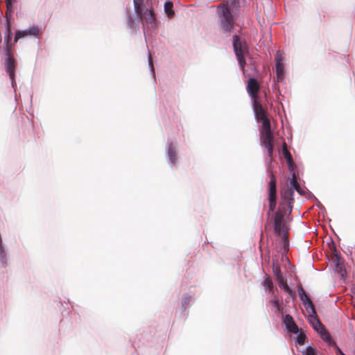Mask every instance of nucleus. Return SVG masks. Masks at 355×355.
Segmentation results:
<instances>
[{
	"label": "nucleus",
	"mask_w": 355,
	"mask_h": 355,
	"mask_svg": "<svg viewBox=\"0 0 355 355\" xmlns=\"http://www.w3.org/2000/svg\"><path fill=\"white\" fill-rule=\"evenodd\" d=\"M298 295L302 301L304 307L306 310L307 312H311L315 313V308L313 304L309 298V297L306 295V290H297Z\"/></svg>",
	"instance_id": "obj_11"
},
{
	"label": "nucleus",
	"mask_w": 355,
	"mask_h": 355,
	"mask_svg": "<svg viewBox=\"0 0 355 355\" xmlns=\"http://www.w3.org/2000/svg\"><path fill=\"white\" fill-rule=\"evenodd\" d=\"M227 3H230L232 6H236L239 4V0H226Z\"/></svg>",
	"instance_id": "obj_37"
},
{
	"label": "nucleus",
	"mask_w": 355,
	"mask_h": 355,
	"mask_svg": "<svg viewBox=\"0 0 355 355\" xmlns=\"http://www.w3.org/2000/svg\"><path fill=\"white\" fill-rule=\"evenodd\" d=\"M12 33L11 30V25L9 23H6V32L4 34V42L6 44V50H10L12 48V44H10V42L12 40Z\"/></svg>",
	"instance_id": "obj_15"
},
{
	"label": "nucleus",
	"mask_w": 355,
	"mask_h": 355,
	"mask_svg": "<svg viewBox=\"0 0 355 355\" xmlns=\"http://www.w3.org/2000/svg\"><path fill=\"white\" fill-rule=\"evenodd\" d=\"M261 145L268 150V156L271 157L273 153V136L271 132V126L268 122L263 123V127L260 132Z\"/></svg>",
	"instance_id": "obj_5"
},
{
	"label": "nucleus",
	"mask_w": 355,
	"mask_h": 355,
	"mask_svg": "<svg viewBox=\"0 0 355 355\" xmlns=\"http://www.w3.org/2000/svg\"><path fill=\"white\" fill-rule=\"evenodd\" d=\"M281 261L284 266H286V264H288V266H291V263L288 258L284 254H282L281 256Z\"/></svg>",
	"instance_id": "obj_35"
},
{
	"label": "nucleus",
	"mask_w": 355,
	"mask_h": 355,
	"mask_svg": "<svg viewBox=\"0 0 355 355\" xmlns=\"http://www.w3.org/2000/svg\"><path fill=\"white\" fill-rule=\"evenodd\" d=\"M282 319L284 324L285 325L286 330L288 332L297 333L299 331L300 328L298 327L290 314L286 313L285 315H282Z\"/></svg>",
	"instance_id": "obj_9"
},
{
	"label": "nucleus",
	"mask_w": 355,
	"mask_h": 355,
	"mask_svg": "<svg viewBox=\"0 0 355 355\" xmlns=\"http://www.w3.org/2000/svg\"><path fill=\"white\" fill-rule=\"evenodd\" d=\"M295 334H296V337L295 338V342L300 345H304L306 339V336L303 329H300L299 331Z\"/></svg>",
	"instance_id": "obj_22"
},
{
	"label": "nucleus",
	"mask_w": 355,
	"mask_h": 355,
	"mask_svg": "<svg viewBox=\"0 0 355 355\" xmlns=\"http://www.w3.org/2000/svg\"><path fill=\"white\" fill-rule=\"evenodd\" d=\"M148 66L150 69L151 73L153 76V77H155V70H154L153 64V58L150 55H148Z\"/></svg>",
	"instance_id": "obj_31"
},
{
	"label": "nucleus",
	"mask_w": 355,
	"mask_h": 355,
	"mask_svg": "<svg viewBox=\"0 0 355 355\" xmlns=\"http://www.w3.org/2000/svg\"><path fill=\"white\" fill-rule=\"evenodd\" d=\"M288 243L286 239H284V248L285 250H288Z\"/></svg>",
	"instance_id": "obj_39"
},
{
	"label": "nucleus",
	"mask_w": 355,
	"mask_h": 355,
	"mask_svg": "<svg viewBox=\"0 0 355 355\" xmlns=\"http://www.w3.org/2000/svg\"><path fill=\"white\" fill-rule=\"evenodd\" d=\"M127 22L128 26L132 29L135 28L138 25V23H136L134 21L132 15L128 11H127Z\"/></svg>",
	"instance_id": "obj_26"
},
{
	"label": "nucleus",
	"mask_w": 355,
	"mask_h": 355,
	"mask_svg": "<svg viewBox=\"0 0 355 355\" xmlns=\"http://www.w3.org/2000/svg\"><path fill=\"white\" fill-rule=\"evenodd\" d=\"M218 15L220 19V27L223 32H229L233 26L234 17L227 6L220 4L218 6Z\"/></svg>",
	"instance_id": "obj_3"
},
{
	"label": "nucleus",
	"mask_w": 355,
	"mask_h": 355,
	"mask_svg": "<svg viewBox=\"0 0 355 355\" xmlns=\"http://www.w3.org/2000/svg\"><path fill=\"white\" fill-rule=\"evenodd\" d=\"M5 69L10 78L15 76V62L10 50L6 51Z\"/></svg>",
	"instance_id": "obj_12"
},
{
	"label": "nucleus",
	"mask_w": 355,
	"mask_h": 355,
	"mask_svg": "<svg viewBox=\"0 0 355 355\" xmlns=\"http://www.w3.org/2000/svg\"><path fill=\"white\" fill-rule=\"evenodd\" d=\"M276 180L273 175H271L268 184V198H276Z\"/></svg>",
	"instance_id": "obj_18"
},
{
	"label": "nucleus",
	"mask_w": 355,
	"mask_h": 355,
	"mask_svg": "<svg viewBox=\"0 0 355 355\" xmlns=\"http://www.w3.org/2000/svg\"><path fill=\"white\" fill-rule=\"evenodd\" d=\"M263 286L265 287V288H272V282L270 279H266L264 281H263Z\"/></svg>",
	"instance_id": "obj_33"
},
{
	"label": "nucleus",
	"mask_w": 355,
	"mask_h": 355,
	"mask_svg": "<svg viewBox=\"0 0 355 355\" xmlns=\"http://www.w3.org/2000/svg\"><path fill=\"white\" fill-rule=\"evenodd\" d=\"M354 295H355V290H354Z\"/></svg>",
	"instance_id": "obj_43"
},
{
	"label": "nucleus",
	"mask_w": 355,
	"mask_h": 355,
	"mask_svg": "<svg viewBox=\"0 0 355 355\" xmlns=\"http://www.w3.org/2000/svg\"><path fill=\"white\" fill-rule=\"evenodd\" d=\"M42 28L39 26H33L24 30H18L15 33L14 42H17L19 39L26 37H39L42 34Z\"/></svg>",
	"instance_id": "obj_6"
},
{
	"label": "nucleus",
	"mask_w": 355,
	"mask_h": 355,
	"mask_svg": "<svg viewBox=\"0 0 355 355\" xmlns=\"http://www.w3.org/2000/svg\"><path fill=\"white\" fill-rule=\"evenodd\" d=\"M12 12L6 11V23H9L11 24V21H13V17L12 16Z\"/></svg>",
	"instance_id": "obj_32"
},
{
	"label": "nucleus",
	"mask_w": 355,
	"mask_h": 355,
	"mask_svg": "<svg viewBox=\"0 0 355 355\" xmlns=\"http://www.w3.org/2000/svg\"><path fill=\"white\" fill-rule=\"evenodd\" d=\"M247 89L251 98H254L257 96V92L259 89V85L255 78H250L248 80Z\"/></svg>",
	"instance_id": "obj_13"
},
{
	"label": "nucleus",
	"mask_w": 355,
	"mask_h": 355,
	"mask_svg": "<svg viewBox=\"0 0 355 355\" xmlns=\"http://www.w3.org/2000/svg\"><path fill=\"white\" fill-rule=\"evenodd\" d=\"M331 346H334L335 347V349L336 351V353L338 355H346L335 343H334V345H331Z\"/></svg>",
	"instance_id": "obj_36"
},
{
	"label": "nucleus",
	"mask_w": 355,
	"mask_h": 355,
	"mask_svg": "<svg viewBox=\"0 0 355 355\" xmlns=\"http://www.w3.org/2000/svg\"><path fill=\"white\" fill-rule=\"evenodd\" d=\"M0 263L2 267H6L8 263V256L5 246L0 248Z\"/></svg>",
	"instance_id": "obj_21"
},
{
	"label": "nucleus",
	"mask_w": 355,
	"mask_h": 355,
	"mask_svg": "<svg viewBox=\"0 0 355 355\" xmlns=\"http://www.w3.org/2000/svg\"><path fill=\"white\" fill-rule=\"evenodd\" d=\"M293 193H294V191L292 189H288L286 191L282 192V198H284L285 200H287L288 206L290 207L289 213H291L292 211L291 203L293 200Z\"/></svg>",
	"instance_id": "obj_19"
},
{
	"label": "nucleus",
	"mask_w": 355,
	"mask_h": 355,
	"mask_svg": "<svg viewBox=\"0 0 355 355\" xmlns=\"http://www.w3.org/2000/svg\"><path fill=\"white\" fill-rule=\"evenodd\" d=\"M10 79L11 80L12 86V87H14L16 85L15 81V76L10 78Z\"/></svg>",
	"instance_id": "obj_38"
},
{
	"label": "nucleus",
	"mask_w": 355,
	"mask_h": 355,
	"mask_svg": "<svg viewBox=\"0 0 355 355\" xmlns=\"http://www.w3.org/2000/svg\"><path fill=\"white\" fill-rule=\"evenodd\" d=\"M297 288H298V289L302 288V285H297Z\"/></svg>",
	"instance_id": "obj_41"
},
{
	"label": "nucleus",
	"mask_w": 355,
	"mask_h": 355,
	"mask_svg": "<svg viewBox=\"0 0 355 355\" xmlns=\"http://www.w3.org/2000/svg\"><path fill=\"white\" fill-rule=\"evenodd\" d=\"M270 302L272 303L274 306L275 311H277L279 310L280 301L277 296H276L274 293L270 295Z\"/></svg>",
	"instance_id": "obj_24"
},
{
	"label": "nucleus",
	"mask_w": 355,
	"mask_h": 355,
	"mask_svg": "<svg viewBox=\"0 0 355 355\" xmlns=\"http://www.w3.org/2000/svg\"><path fill=\"white\" fill-rule=\"evenodd\" d=\"M334 268H338L340 266L343 265V261H341L340 257H338V256L336 257V258L334 261Z\"/></svg>",
	"instance_id": "obj_34"
},
{
	"label": "nucleus",
	"mask_w": 355,
	"mask_h": 355,
	"mask_svg": "<svg viewBox=\"0 0 355 355\" xmlns=\"http://www.w3.org/2000/svg\"><path fill=\"white\" fill-rule=\"evenodd\" d=\"M291 187L290 189H292L293 191L295 190L302 196L304 195V191L300 188L299 183L297 182L296 176L295 174L293 175V177L291 180Z\"/></svg>",
	"instance_id": "obj_23"
},
{
	"label": "nucleus",
	"mask_w": 355,
	"mask_h": 355,
	"mask_svg": "<svg viewBox=\"0 0 355 355\" xmlns=\"http://www.w3.org/2000/svg\"><path fill=\"white\" fill-rule=\"evenodd\" d=\"M283 151H284V155L285 159H286L288 164L289 165H291L293 164V159L291 153L288 152V150L286 148V146L285 144L283 146Z\"/></svg>",
	"instance_id": "obj_27"
},
{
	"label": "nucleus",
	"mask_w": 355,
	"mask_h": 355,
	"mask_svg": "<svg viewBox=\"0 0 355 355\" xmlns=\"http://www.w3.org/2000/svg\"><path fill=\"white\" fill-rule=\"evenodd\" d=\"M354 355H355V349H354Z\"/></svg>",
	"instance_id": "obj_42"
},
{
	"label": "nucleus",
	"mask_w": 355,
	"mask_h": 355,
	"mask_svg": "<svg viewBox=\"0 0 355 355\" xmlns=\"http://www.w3.org/2000/svg\"><path fill=\"white\" fill-rule=\"evenodd\" d=\"M166 158L168 164L171 168L175 166L177 163V152L176 148L173 145V142H168L166 146Z\"/></svg>",
	"instance_id": "obj_8"
},
{
	"label": "nucleus",
	"mask_w": 355,
	"mask_h": 355,
	"mask_svg": "<svg viewBox=\"0 0 355 355\" xmlns=\"http://www.w3.org/2000/svg\"><path fill=\"white\" fill-rule=\"evenodd\" d=\"M254 112L257 120L261 121L262 127H263V123L265 122H268V125H270V122L266 116L265 110L260 103L256 101L254 103Z\"/></svg>",
	"instance_id": "obj_10"
},
{
	"label": "nucleus",
	"mask_w": 355,
	"mask_h": 355,
	"mask_svg": "<svg viewBox=\"0 0 355 355\" xmlns=\"http://www.w3.org/2000/svg\"><path fill=\"white\" fill-rule=\"evenodd\" d=\"M164 12L168 17H173L175 15L173 4L171 1H166L164 6Z\"/></svg>",
	"instance_id": "obj_20"
},
{
	"label": "nucleus",
	"mask_w": 355,
	"mask_h": 355,
	"mask_svg": "<svg viewBox=\"0 0 355 355\" xmlns=\"http://www.w3.org/2000/svg\"><path fill=\"white\" fill-rule=\"evenodd\" d=\"M284 227V217L280 211L275 214L274 218V230L275 232L279 234L282 232V229Z\"/></svg>",
	"instance_id": "obj_14"
},
{
	"label": "nucleus",
	"mask_w": 355,
	"mask_h": 355,
	"mask_svg": "<svg viewBox=\"0 0 355 355\" xmlns=\"http://www.w3.org/2000/svg\"><path fill=\"white\" fill-rule=\"evenodd\" d=\"M275 62L277 77L278 80H281L284 77V65L282 58L278 54L275 56Z\"/></svg>",
	"instance_id": "obj_16"
},
{
	"label": "nucleus",
	"mask_w": 355,
	"mask_h": 355,
	"mask_svg": "<svg viewBox=\"0 0 355 355\" xmlns=\"http://www.w3.org/2000/svg\"><path fill=\"white\" fill-rule=\"evenodd\" d=\"M335 271L338 273L342 279H345L347 275L346 270L344 264L340 266L338 268H334Z\"/></svg>",
	"instance_id": "obj_28"
},
{
	"label": "nucleus",
	"mask_w": 355,
	"mask_h": 355,
	"mask_svg": "<svg viewBox=\"0 0 355 355\" xmlns=\"http://www.w3.org/2000/svg\"><path fill=\"white\" fill-rule=\"evenodd\" d=\"M149 0H133L134 8L144 26L148 24L151 28H157V20L153 8L148 3ZM146 34V27L144 30Z\"/></svg>",
	"instance_id": "obj_1"
},
{
	"label": "nucleus",
	"mask_w": 355,
	"mask_h": 355,
	"mask_svg": "<svg viewBox=\"0 0 355 355\" xmlns=\"http://www.w3.org/2000/svg\"><path fill=\"white\" fill-rule=\"evenodd\" d=\"M15 0H6V8H7V10L6 11L13 12L14 7L12 6V3L15 2Z\"/></svg>",
	"instance_id": "obj_29"
},
{
	"label": "nucleus",
	"mask_w": 355,
	"mask_h": 355,
	"mask_svg": "<svg viewBox=\"0 0 355 355\" xmlns=\"http://www.w3.org/2000/svg\"><path fill=\"white\" fill-rule=\"evenodd\" d=\"M269 200V210L270 211H273L276 207V198H268Z\"/></svg>",
	"instance_id": "obj_30"
},
{
	"label": "nucleus",
	"mask_w": 355,
	"mask_h": 355,
	"mask_svg": "<svg viewBox=\"0 0 355 355\" xmlns=\"http://www.w3.org/2000/svg\"><path fill=\"white\" fill-rule=\"evenodd\" d=\"M232 46L240 68L244 73L245 65L244 54L248 51L246 44L241 41L238 35H235L233 36Z\"/></svg>",
	"instance_id": "obj_4"
},
{
	"label": "nucleus",
	"mask_w": 355,
	"mask_h": 355,
	"mask_svg": "<svg viewBox=\"0 0 355 355\" xmlns=\"http://www.w3.org/2000/svg\"><path fill=\"white\" fill-rule=\"evenodd\" d=\"M193 294L191 292H187L183 294L181 301L182 304V312L181 314H183L184 312L187 309V305L191 302L193 299Z\"/></svg>",
	"instance_id": "obj_17"
},
{
	"label": "nucleus",
	"mask_w": 355,
	"mask_h": 355,
	"mask_svg": "<svg viewBox=\"0 0 355 355\" xmlns=\"http://www.w3.org/2000/svg\"><path fill=\"white\" fill-rule=\"evenodd\" d=\"M285 291L288 292V293L289 294H291L292 293L290 292V291H292L293 290H288V289H286V290H284Z\"/></svg>",
	"instance_id": "obj_40"
},
{
	"label": "nucleus",
	"mask_w": 355,
	"mask_h": 355,
	"mask_svg": "<svg viewBox=\"0 0 355 355\" xmlns=\"http://www.w3.org/2000/svg\"><path fill=\"white\" fill-rule=\"evenodd\" d=\"M309 313L310 314L308 318L309 324L320 336L321 338L328 343L329 345H334V341L331 339L329 334L318 318L316 311H315V313L311 312Z\"/></svg>",
	"instance_id": "obj_2"
},
{
	"label": "nucleus",
	"mask_w": 355,
	"mask_h": 355,
	"mask_svg": "<svg viewBox=\"0 0 355 355\" xmlns=\"http://www.w3.org/2000/svg\"><path fill=\"white\" fill-rule=\"evenodd\" d=\"M272 272L280 288H291L287 283V278L284 272H282L278 261L272 259Z\"/></svg>",
	"instance_id": "obj_7"
},
{
	"label": "nucleus",
	"mask_w": 355,
	"mask_h": 355,
	"mask_svg": "<svg viewBox=\"0 0 355 355\" xmlns=\"http://www.w3.org/2000/svg\"><path fill=\"white\" fill-rule=\"evenodd\" d=\"M302 353L303 355H317V349L310 345H308L302 351Z\"/></svg>",
	"instance_id": "obj_25"
}]
</instances>
